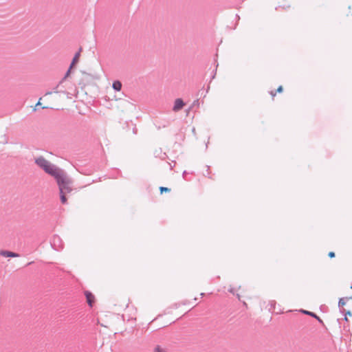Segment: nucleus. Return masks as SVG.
I'll return each instance as SVG.
<instances>
[{"instance_id": "obj_1", "label": "nucleus", "mask_w": 352, "mask_h": 352, "mask_svg": "<svg viewBox=\"0 0 352 352\" xmlns=\"http://www.w3.org/2000/svg\"><path fill=\"white\" fill-rule=\"evenodd\" d=\"M35 163L46 173L52 175V177H55L62 170L42 156L35 158Z\"/></svg>"}, {"instance_id": "obj_2", "label": "nucleus", "mask_w": 352, "mask_h": 352, "mask_svg": "<svg viewBox=\"0 0 352 352\" xmlns=\"http://www.w3.org/2000/svg\"><path fill=\"white\" fill-rule=\"evenodd\" d=\"M54 177L57 182L60 192L67 193L72 191V180L67 176L64 170H61Z\"/></svg>"}, {"instance_id": "obj_3", "label": "nucleus", "mask_w": 352, "mask_h": 352, "mask_svg": "<svg viewBox=\"0 0 352 352\" xmlns=\"http://www.w3.org/2000/svg\"><path fill=\"white\" fill-rule=\"evenodd\" d=\"M51 245L54 250L58 251L62 250L63 248L62 240L57 235L53 236L51 241Z\"/></svg>"}, {"instance_id": "obj_4", "label": "nucleus", "mask_w": 352, "mask_h": 352, "mask_svg": "<svg viewBox=\"0 0 352 352\" xmlns=\"http://www.w3.org/2000/svg\"><path fill=\"white\" fill-rule=\"evenodd\" d=\"M184 106V102L181 98H177L175 100L173 110L174 111H178L181 110Z\"/></svg>"}, {"instance_id": "obj_5", "label": "nucleus", "mask_w": 352, "mask_h": 352, "mask_svg": "<svg viewBox=\"0 0 352 352\" xmlns=\"http://www.w3.org/2000/svg\"><path fill=\"white\" fill-rule=\"evenodd\" d=\"M85 296H86L87 302L88 305H89V306L91 307H93V305H94V295L91 292L87 291V292H85Z\"/></svg>"}, {"instance_id": "obj_6", "label": "nucleus", "mask_w": 352, "mask_h": 352, "mask_svg": "<svg viewBox=\"0 0 352 352\" xmlns=\"http://www.w3.org/2000/svg\"><path fill=\"white\" fill-rule=\"evenodd\" d=\"M0 255L5 256V257H16L18 256V254L10 251L7 250H1L0 251Z\"/></svg>"}, {"instance_id": "obj_7", "label": "nucleus", "mask_w": 352, "mask_h": 352, "mask_svg": "<svg viewBox=\"0 0 352 352\" xmlns=\"http://www.w3.org/2000/svg\"><path fill=\"white\" fill-rule=\"evenodd\" d=\"M112 87L114 90L119 91L122 89V83L119 80H115L113 82Z\"/></svg>"}, {"instance_id": "obj_8", "label": "nucleus", "mask_w": 352, "mask_h": 352, "mask_svg": "<svg viewBox=\"0 0 352 352\" xmlns=\"http://www.w3.org/2000/svg\"><path fill=\"white\" fill-rule=\"evenodd\" d=\"M79 56H80V53H79V52H78V53H76V54H75V56H74V58H73V60H72V64H71V65H70V68H72V66H73L76 63H77V62L78 61Z\"/></svg>"}, {"instance_id": "obj_9", "label": "nucleus", "mask_w": 352, "mask_h": 352, "mask_svg": "<svg viewBox=\"0 0 352 352\" xmlns=\"http://www.w3.org/2000/svg\"><path fill=\"white\" fill-rule=\"evenodd\" d=\"M303 313H305V314H307V315H309V316H311L316 318H317L319 322H322V321L320 319L319 317H318L314 313H312V312H310V311H302Z\"/></svg>"}, {"instance_id": "obj_10", "label": "nucleus", "mask_w": 352, "mask_h": 352, "mask_svg": "<svg viewBox=\"0 0 352 352\" xmlns=\"http://www.w3.org/2000/svg\"><path fill=\"white\" fill-rule=\"evenodd\" d=\"M65 194L66 193H64V192H60V201H61L62 204H63L67 203V199H66V197H65Z\"/></svg>"}, {"instance_id": "obj_11", "label": "nucleus", "mask_w": 352, "mask_h": 352, "mask_svg": "<svg viewBox=\"0 0 352 352\" xmlns=\"http://www.w3.org/2000/svg\"><path fill=\"white\" fill-rule=\"evenodd\" d=\"M346 304V299L344 298H342L339 300V302H338V306L340 307H344V305H345Z\"/></svg>"}, {"instance_id": "obj_12", "label": "nucleus", "mask_w": 352, "mask_h": 352, "mask_svg": "<svg viewBox=\"0 0 352 352\" xmlns=\"http://www.w3.org/2000/svg\"><path fill=\"white\" fill-rule=\"evenodd\" d=\"M161 193L164 192H170V189L166 187H160V188Z\"/></svg>"}, {"instance_id": "obj_13", "label": "nucleus", "mask_w": 352, "mask_h": 352, "mask_svg": "<svg viewBox=\"0 0 352 352\" xmlns=\"http://www.w3.org/2000/svg\"><path fill=\"white\" fill-rule=\"evenodd\" d=\"M70 69L71 68L69 67V69L67 70V72H66L64 78L62 79V80L60 82V84L63 82V81L69 75V73H70Z\"/></svg>"}, {"instance_id": "obj_14", "label": "nucleus", "mask_w": 352, "mask_h": 352, "mask_svg": "<svg viewBox=\"0 0 352 352\" xmlns=\"http://www.w3.org/2000/svg\"><path fill=\"white\" fill-rule=\"evenodd\" d=\"M155 352H166L164 349L160 348V346H157L155 349Z\"/></svg>"}, {"instance_id": "obj_15", "label": "nucleus", "mask_w": 352, "mask_h": 352, "mask_svg": "<svg viewBox=\"0 0 352 352\" xmlns=\"http://www.w3.org/2000/svg\"><path fill=\"white\" fill-rule=\"evenodd\" d=\"M58 87H59V85H58L56 87H55L54 89H53V92L54 93H58V92H60V91L58 90Z\"/></svg>"}, {"instance_id": "obj_16", "label": "nucleus", "mask_w": 352, "mask_h": 352, "mask_svg": "<svg viewBox=\"0 0 352 352\" xmlns=\"http://www.w3.org/2000/svg\"><path fill=\"white\" fill-rule=\"evenodd\" d=\"M329 256L330 258H333V257H334V256H335V253H334L333 252H330L329 253Z\"/></svg>"}, {"instance_id": "obj_17", "label": "nucleus", "mask_w": 352, "mask_h": 352, "mask_svg": "<svg viewBox=\"0 0 352 352\" xmlns=\"http://www.w3.org/2000/svg\"><path fill=\"white\" fill-rule=\"evenodd\" d=\"M277 91L280 93L283 91V87L282 86H280L278 89H277Z\"/></svg>"}, {"instance_id": "obj_18", "label": "nucleus", "mask_w": 352, "mask_h": 352, "mask_svg": "<svg viewBox=\"0 0 352 352\" xmlns=\"http://www.w3.org/2000/svg\"><path fill=\"white\" fill-rule=\"evenodd\" d=\"M229 292H230V293L234 294V289H232V288L230 289H229Z\"/></svg>"}, {"instance_id": "obj_19", "label": "nucleus", "mask_w": 352, "mask_h": 352, "mask_svg": "<svg viewBox=\"0 0 352 352\" xmlns=\"http://www.w3.org/2000/svg\"><path fill=\"white\" fill-rule=\"evenodd\" d=\"M52 94V91H48L46 93V95H48V94Z\"/></svg>"}, {"instance_id": "obj_20", "label": "nucleus", "mask_w": 352, "mask_h": 352, "mask_svg": "<svg viewBox=\"0 0 352 352\" xmlns=\"http://www.w3.org/2000/svg\"><path fill=\"white\" fill-rule=\"evenodd\" d=\"M186 174V171L185 170V171H184V173H183V177H184V175H185Z\"/></svg>"}, {"instance_id": "obj_21", "label": "nucleus", "mask_w": 352, "mask_h": 352, "mask_svg": "<svg viewBox=\"0 0 352 352\" xmlns=\"http://www.w3.org/2000/svg\"><path fill=\"white\" fill-rule=\"evenodd\" d=\"M271 94L272 95V96H275V94H274L272 91L271 92Z\"/></svg>"}, {"instance_id": "obj_22", "label": "nucleus", "mask_w": 352, "mask_h": 352, "mask_svg": "<svg viewBox=\"0 0 352 352\" xmlns=\"http://www.w3.org/2000/svg\"><path fill=\"white\" fill-rule=\"evenodd\" d=\"M40 104H41L40 101H38V103L36 104V106L40 105Z\"/></svg>"}, {"instance_id": "obj_23", "label": "nucleus", "mask_w": 352, "mask_h": 352, "mask_svg": "<svg viewBox=\"0 0 352 352\" xmlns=\"http://www.w3.org/2000/svg\"><path fill=\"white\" fill-rule=\"evenodd\" d=\"M237 297H238L239 300H240L239 294H237Z\"/></svg>"}]
</instances>
